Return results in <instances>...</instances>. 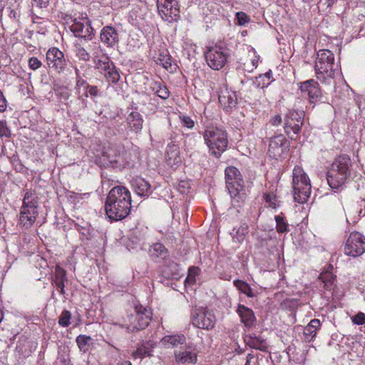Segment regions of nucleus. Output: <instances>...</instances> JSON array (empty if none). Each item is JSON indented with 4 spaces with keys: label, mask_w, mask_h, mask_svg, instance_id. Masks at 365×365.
<instances>
[{
    "label": "nucleus",
    "mask_w": 365,
    "mask_h": 365,
    "mask_svg": "<svg viewBox=\"0 0 365 365\" xmlns=\"http://www.w3.org/2000/svg\"><path fill=\"white\" fill-rule=\"evenodd\" d=\"M131 201L130 192L127 187L120 185L113 187L106 201V215L115 221L124 219L130 212Z\"/></svg>",
    "instance_id": "1"
},
{
    "label": "nucleus",
    "mask_w": 365,
    "mask_h": 365,
    "mask_svg": "<svg viewBox=\"0 0 365 365\" xmlns=\"http://www.w3.org/2000/svg\"><path fill=\"white\" fill-rule=\"evenodd\" d=\"M351 160L347 155H341L336 158L327 173V180L332 190L344 185L351 175Z\"/></svg>",
    "instance_id": "2"
},
{
    "label": "nucleus",
    "mask_w": 365,
    "mask_h": 365,
    "mask_svg": "<svg viewBox=\"0 0 365 365\" xmlns=\"http://www.w3.org/2000/svg\"><path fill=\"white\" fill-rule=\"evenodd\" d=\"M226 187L232 198V204L240 207L245 202L247 190L244 185V180L238 169L233 166L227 167L225 170Z\"/></svg>",
    "instance_id": "3"
},
{
    "label": "nucleus",
    "mask_w": 365,
    "mask_h": 365,
    "mask_svg": "<svg viewBox=\"0 0 365 365\" xmlns=\"http://www.w3.org/2000/svg\"><path fill=\"white\" fill-rule=\"evenodd\" d=\"M203 138L210 154L220 158L227 148L226 131L217 127H211L205 130Z\"/></svg>",
    "instance_id": "4"
},
{
    "label": "nucleus",
    "mask_w": 365,
    "mask_h": 365,
    "mask_svg": "<svg viewBox=\"0 0 365 365\" xmlns=\"http://www.w3.org/2000/svg\"><path fill=\"white\" fill-rule=\"evenodd\" d=\"M314 69L318 80L325 82L334 78V56L328 49H321L317 53Z\"/></svg>",
    "instance_id": "5"
},
{
    "label": "nucleus",
    "mask_w": 365,
    "mask_h": 365,
    "mask_svg": "<svg viewBox=\"0 0 365 365\" xmlns=\"http://www.w3.org/2000/svg\"><path fill=\"white\" fill-rule=\"evenodd\" d=\"M293 196L296 202L304 203L311 193V183L307 175L299 166H295L292 172Z\"/></svg>",
    "instance_id": "6"
},
{
    "label": "nucleus",
    "mask_w": 365,
    "mask_h": 365,
    "mask_svg": "<svg viewBox=\"0 0 365 365\" xmlns=\"http://www.w3.org/2000/svg\"><path fill=\"white\" fill-rule=\"evenodd\" d=\"M103 166L121 170L130 166L132 162L131 153L122 145L109 148L103 155Z\"/></svg>",
    "instance_id": "7"
},
{
    "label": "nucleus",
    "mask_w": 365,
    "mask_h": 365,
    "mask_svg": "<svg viewBox=\"0 0 365 365\" xmlns=\"http://www.w3.org/2000/svg\"><path fill=\"white\" fill-rule=\"evenodd\" d=\"M229 49L225 45H215L207 48L205 57L207 65L213 70L222 68L227 63Z\"/></svg>",
    "instance_id": "8"
},
{
    "label": "nucleus",
    "mask_w": 365,
    "mask_h": 365,
    "mask_svg": "<svg viewBox=\"0 0 365 365\" xmlns=\"http://www.w3.org/2000/svg\"><path fill=\"white\" fill-rule=\"evenodd\" d=\"M304 112L302 110H289L284 116V131L291 139H296L302 130L304 123Z\"/></svg>",
    "instance_id": "9"
},
{
    "label": "nucleus",
    "mask_w": 365,
    "mask_h": 365,
    "mask_svg": "<svg viewBox=\"0 0 365 365\" xmlns=\"http://www.w3.org/2000/svg\"><path fill=\"white\" fill-rule=\"evenodd\" d=\"M48 67L58 73H62L68 68L69 61L58 48H50L46 56Z\"/></svg>",
    "instance_id": "10"
},
{
    "label": "nucleus",
    "mask_w": 365,
    "mask_h": 365,
    "mask_svg": "<svg viewBox=\"0 0 365 365\" xmlns=\"http://www.w3.org/2000/svg\"><path fill=\"white\" fill-rule=\"evenodd\" d=\"M70 30L75 37L81 38L84 40H91L94 36V29L91 26V21L87 15L81 16L79 18H75L71 21Z\"/></svg>",
    "instance_id": "11"
},
{
    "label": "nucleus",
    "mask_w": 365,
    "mask_h": 365,
    "mask_svg": "<svg viewBox=\"0 0 365 365\" xmlns=\"http://www.w3.org/2000/svg\"><path fill=\"white\" fill-rule=\"evenodd\" d=\"M215 316L211 310L206 308L195 309L192 312L191 322L199 329H211L215 327Z\"/></svg>",
    "instance_id": "12"
},
{
    "label": "nucleus",
    "mask_w": 365,
    "mask_h": 365,
    "mask_svg": "<svg viewBox=\"0 0 365 365\" xmlns=\"http://www.w3.org/2000/svg\"><path fill=\"white\" fill-rule=\"evenodd\" d=\"M346 255L356 257L365 252V237L359 232H351L344 245Z\"/></svg>",
    "instance_id": "13"
},
{
    "label": "nucleus",
    "mask_w": 365,
    "mask_h": 365,
    "mask_svg": "<svg viewBox=\"0 0 365 365\" xmlns=\"http://www.w3.org/2000/svg\"><path fill=\"white\" fill-rule=\"evenodd\" d=\"M158 10L163 20L177 21L180 18V9L177 0H157Z\"/></svg>",
    "instance_id": "14"
},
{
    "label": "nucleus",
    "mask_w": 365,
    "mask_h": 365,
    "mask_svg": "<svg viewBox=\"0 0 365 365\" xmlns=\"http://www.w3.org/2000/svg\"><path fill=\"white\" fill-rule=\"evenodd\" d=\"M96 68L104 76L109 83H116L120 80L119 72L114 63L106 54H102V61L95 65Z\"/></svg>",
    "instance_id": "15"
},
{
    "label": "nucleus",
    "mask_w": 365,
    "mask_h": 365,
    "mask_svg": "<svg viewBox=\"0 0 365 365\" xmlns=\"http://www.w3.org/2000/svg\"><path fill=\"white\" fill-rule=\"evenodd\" d=\"M135 319L137 322L135 324H127L128 331L135 332L147 327L151 320V312L149 309L143 306L135 307Z\"/></svg>",
    "instance_id": "16"
},
{
    "label": "nucleus",
    "mask_w": 365,
    "mask_h": 365,
    "mask_svg": "<svg viewBox=\"0 0 365 365\" xmlns=\"http://www.w3.org/2000/svg\"><path fill=\"white\" fill-rule=\"evenodd\" d=\"M287 148V140L283 135L279 134L270 138L268 153L272 158H277L281 156Z\"/></svg>",
    "instance_id": "17"
},
{
    "label": "nucleus",
    "mask_w": 365,
    "mask_h": 365,
    "mask_svg": "<svg viewBox=\"0 0 365 365\" xmlns=\"http://www.w3.org/2000/svg\"><path fill=\"white\" fill-rule=\"evenodd\" d=\"M219 103L226 112L232 111L236 108L237 98L236 93L227 88H221L218 95Z\"/></svg>",
    "instance_id": "18"
},
{
    "label": "nucleus",
    "mask_w": 365,
    "mask_h": 365,
    "mask_svg": "<svg viewBox=\"0 0 365 365\" xmlns=\"http://www.w3.org/2000/svg\"><path fill=\"white\" fill-rule=\"evenodd\" d=\"M100 40L107 48H114L120 41L119 33L113 26H104L100 32Z\"/></svg>",
    "instance_id": "19"
},
{
    "label": "nucleus",
    "mask_w": 365,
    "mask_h": 365,
    "mask_svg": "<svg viewBox=\"0 0 365 365\" xmlns=\"http://www.w3.org/2000/svg\"><path fill=\"white\" fill-rule=\"evenodd\" d=\"M299 89L302 93L307 94L310 103H314L322 96L319 85L314 79H309L301 83Z\"/></svg>",
    "instance_id": "20"
},
{
    "label": "nucleus",
    "mask_w": 365,
    "mask_h": 365,
    "mask_svg": "<svg viewBox=\"0 0 365 365\" xmlns=\"http://www.w3.org/2000/svg\"><path fill=\"white\" fill-rule=\"evenodd\" d=\"M131 186L133 191L140 197H148L152 193L150 184L141 177L133 178Z\"/></svg>",
    "instance_id": "21"
},
{
    "label": "nucleus",
    "mask_w": 365,
    "mask_h": 365,
    "mask_svg": "<svg viewBox=\"0 0 365 365\" xmlns=\"http://www.w3.org/2000/svg\"><path fill=\"white\" fill-rule=\"evenodd\" d=\"M237 313L240 317V321L245 327L250 329L255 325L256 317L253 310L243 304H239Z\"/></svg>",
    "instance_id": "22"
},
{
    "label": "nucleus",
    "mask_w": 365,
    "mask_h": 365,
    "mask_svg": "<svg viewBox=\"0 0 365 365\" xmlns=\"http://www.w3.org/2000/svg\"><path fill=\"white\" fill-rule=\"evenodd\" d=\"M68 282L66 276V272L64 269L61 267L59 265L55 267L53 277L52 278L51 284L55 285L57 289L59 290L61 294H65L66 292L64 289L65 283Z\"/></svg>",
    "instance_id": "23"
},
{
    "label": "nucleus",
    "mask_w": 365,
    "mask_h": 365,
    "mask_svg": "<svg viewBox=\"0 0 365 365\" xmlns=\"http://www.w3.org/2000/svg\"><path fill=\"white\" fill-rule=\"evenodd\" d=\"M38 214V212L36 209L21 207L19 214L20 224L26 228L31 227L35 222Z\"/></svg>",
    "instance_id": "24"
},
{
    "label": "nucleus",
    "mask_w": 365,
    "mask_h": 365,
    "mask_svg": "<svg viewBox=\"0 0 365 365\" xmlns=\"http://www.w3.org/2000/svg\"><path fill=\"white\" fill-rule=\"evenodd\" d=\"M245 344L250 347L262 351H267V342L265 339L257 336L255 334L246 335L244 338Z\"/></svg>",
    "instance_id": "25"
},
{
    "label": "nucleus",
    "mask_w": 365,
    "mask_h": 365,
    "mask_svg": "<svg viewBox=\"0 0 365 365\" xmlns=\"http://www.w3.org/2000/svg\"><path fill=\"white\" fill-rule=\"evenodd\" d=\"M165 159L167 163L170 165H177L181 163L180 148L177 144L172 142L168 145Z\"/></svg>",
    "instance_id": "26"
},
{
    "label": "nucleus",
    "mask_w": 365,
    "mask_h": 365,
    "mask_svg": "<svg viewBox=\"0 0 365 365\" xmlns=\"http://www.w3.org/2000/svg\"><path fill=\"white\" fill-rule=\"evenodd\" d=\"M321 328V322L318 319H312L304 329V341L310 342L313 341Z\"/></svg>",
    "instance_id": "27"
},
{
    "label": "nucleus",
    "mask_w": 365,
    "mask_h": 365,
    "mask_svg": "<svg viewBox=\"0 0 365 365\" xmlns=\"http://www.w3.org/2000/svg\"><path fill=\"white\" fill-rule=\"evenodd\" d=\"M126 122L130 129L135 133L140 132L143 128V119L137 111H131L126 118Z\"/></svg>",
    "instance_id": "28"
},
{
    "label": "nucleus",
    "mask_w": 365,
    "mask_h": 365,
    "mask_svg": "<svg viewBox=\"0 0 365 365\" xmlns=\"http://www.w3.org/2000/svg\"><path fill=\"white\" fill-rule=\"evenodd\" d=\"M149 254L153 259H165L168 257V251L162 243H155L149 249Z\"/></svg>",
    "instance_id": "29"
},
{
    "label": "nucleus",
    "mask_w": 365,
    "mask_h": 365,
    "mask_svg": "<svg viewBox=\"0 0 365 365\" xmlns=\"http://www.w3.org/2000/svg\"><path fill=\"white\" fill-rule=\"evenodd\" d=\"M153 348V343L151 341H147L138 346L133 355L135 359H142L151 356Z\"/></svg>",
    "instance_id": "30"
},
{
    "label": "nucleus",
    "mask_w": 365,
    "mask_h": 365,
    "mask_svg": "<svg viewBox=\"0 0 365 365\" xmlns=\"http://www.w3.org/2000/svg\"><path fill=\"white\" fill-rule=\"evenodd\" d=\"M38 206V200L36 192L31 190H26L24 195L21 207L37 210Z\"/></svg>",
    "instance_id": "31"
},
{
    "label": "nucleus",
    "mask_w": 365,
    "mask_h": 365,
    "mask_svg": "<svg viewBox=\"0 0 365 365\" xmlns=\"http://www.w3.org/2000/svg\"><path fill=\"white\" fill-rule=\"evenodd\" d=\"M175 360L178 363H191L195 364L197 361V355L189 351H185L179 353H175Z\"/></svg>",
    "instance_id": "32"
},
{
    "label": "nucleus",
    "mask_w": 365,
    "mask_h": 365,
    "mask_svg": "<svg viewBox=\"0 0 365 365\" xmlns=\"http://www.w3.org/2000/svg\"><path fill=\"white\" fill-rule=\"evenodd\" d=\"M163 343L165 345L177 346L179 344H183L186 342V338L184 335H168L163 338Z\"/></svg>",
    "instance_id": "33"
},
{
    "label": "nucleus",
    "mask_w": 365,
    "mask_h": 365,
    "mask_svg": "<svg viewBox=\"0 0 365 365\" xmlns=\"http://www.w3.org/2000/svg\"><path fill=\"white\" fill-rule=\"evenodd\" d=\"M151 88L158 97L163 100L168 99L170 96V92L168 88L161 82H155L151 86Z\"/></svg>",
    "instance_id": "34"
},
{
    "label": "nucleus",
    "mask_w": 365,
    "mask_h": 365,
    "mask_svg": "<svg viewBox=\"0 0 365 365\" xmlns=\"http://www.w3.org/2000/svg\"><path fill=\"white\" fill-rule=\"evenodd\" d=\"M235 287L242 293L245 294L247 297H254L255 294L252 291V289L249 285L248 283H247L245 281L237 279L235 280L233 282Z\"/></svg>",
    "instance_id": "35"
},
{
    "label": "nucleus",
    "mask_w": 365,
    "mask_h": 365,
    "mask_svg": "<svg viewBox=\"0 0 365 365\" xmlns=\"http://www.w3.org/2000/svg\"><path fill=\"white\" fill-rule=\"evenodd\" d=\"M93 339L90 336L81 334L76 337V341L81 351L89 350Z\"/></svg>",
    "instance_id": "36"
},
{
    "label": "nucleus",
    "mask_w": 365,
    "mask_h": 365,
    "mask_svg": "<svg viewBox=\"0 0 365 365\" xmlns=\"http://www.w3.org/2000/svg\"><path fill=\"white\" fill-rule=\"evenodd\" d=\"M272 76V71H269L264 74H260L259 76L255 78V81L253 83L259 88L267 87L269 84V80Z\"/></svg>",
    "instance_id": "37"
},
{
    "label": "nucleus",
    "mask_w": 365,
    "mask_h": 365,
    "mask_svg": "<svg viewBox=\"0 0 365 365\" xmlns=\"http://www.w3.org/2000/svg\"><path fill=\"white\" fill-rule=\"evenodd\" d=\"M90 47H91V58H92L94 64L96 65V63H98V61H102L101 53L103 52V48L98 43H97L96 42H94L91 45H90Z\"/></svg>",
    "instance_id": "38"
},
{
    "label": "nucleus",
    "mask_w": 365,
    "mask_h": 365,
    "mask_svg": "<svg viewBox=\"0 0 365 365\" xmlns=\"http://www.w3.org/2000/svg\"><path fill=\"white\" fill-rule=\"evenodd\" d=\"M274 220L276 222V230L278 233H284L289 231L288 224L282 213L275 215Z\"/></svg>",
    "instance_id": "39"
},
{
    "label": "nucleus",
    "mask_w": 365,
    "mask_h": 365,
    "mask_svg": "<svg viewBox=\"0 0 365 365\" xmlns=\"http://www.w3.org/2000/svg\"><path fill=\"white\" fill-rule=\"evenodd\" d=\"M75 53L76 56L83 61H89L91 58V55L84 47L80 44L75 45Z\"/></svg>",
    "instance_id": "40"
},
{
    "label": "nucleus",
    "mask_w": 365,
    "mask_h": 365,
    "mask_svg": "<svg viewBox=\"0 0 365 365\" xmlns=\"http://www.w3.org/2000/svg\"><path fill=\"white\" fill-rule=\"evenodd\" d=\"M179 119L182 127L187 129H192L194 128L195 121L191 118V117L187 115L185 113H180Z\"/></svg>",
    "instance_id": "41"
},
{
    "label": "nucleus",
    "mask_w": 365,
    "mask_h": 365,
    "mask_svg": "<svg viewBox=\"0 0 365 365\" xmlns=\"http://www.w3.org/2000/svg\"><path fill=\"white\" fill-rule=\"evenodd\" d=\"M249 227L247 225H242L237 230L236 235L233 236V239L239 242L244 240L245 236L248 233Z\"/></svg>",
    "instance_id": "42"
},
{
    "label": "nucleus",
    "mask_w": 365,
    "mask_h": 365,
    "mask_svg": "<svg viewBox=\"0 0 365 365\" xmlns=\"http://www.w3.org/2000/svg\"><path fill=\"white\" fill-rule=\"evenodd\" d=\"M71 313L68 310H63L58 319V324L63 327H67L70 324Z\"/></svg>",
    "instance_id": "43"
},
{
    "label": "nucleus",
    "mask_w": 365,
    "mask_h": 365,
    "mask_svg": "<svg viewBox=\"0 0 365 365\" xmlns=\"http://www.w3.org/2000/svg\"><path fill=\"white\" fill-rule=\"evenodd\" d=\"M160 64L165 68L167 71H170L173 72V69L175 70V65L173 68L171 57L169 55L162 56L161 58H159Z\"/></svg>",
    "instance_id": "44"
},
{
    "label": "nucleus",
    "mask_w": 365,
    "mask_h": 365,
    "mask_svg": "<svg viewBox=\"0 0 365 365\" xmlns=\"http://www.w3.org/2000/svg\"><path fill=\"white\" fill-rule=\"evenodd\" d=\"M264 200L269 207L276 209L279 206V201L275 195L267 193L264 195Z\"/></svg>",
    "instance_id": "45"
},
{
    "label": "nucleus",
    "mask_w": 365,
    "mask_h": 365,
    "mask_svg": "<svg viewBox=\"0 0 365 365\" xmlns=\"http://www.w3.org/2000/svg\"><path fill=\"white\" fill-rule=\"evenodd\" d=\"M237 24L244 26L250 21V16L245 12L240 11L236 13Z\"/></svg>",
    "instance_id": "46"
},
{
    "label": "nucleus",
    "mask_w": 365,
    "mask_h": 365,
    "mask_svg": "<svg viewBox=\"0 0 365 365\" xmlns=\"http://www.w3.org/2000/svg\"><path fill=\"white\" fill-rule=\"evenodd\" d=\"M41 62L36 57H31L29 59V66L31 69L35 71L41 66Z\"/></svg>",
    "instance_id": "47"
},
{
    "label": "nucleus",
    "mask_w": 365,
    "mask_h": 365,
    "mask_svg": "<svg viewBox=\"0 0 365 365\" xmlns=\"http://www.w3.org/2000/svg\"><path fill=\"white\" fill-rule=\"evenodd\" d=\"M354 324L358 325H362L365 323V314L363 312H359L352 319Z\"/></svg>",
    "instance_id": "48"
},
{
    "label": "nucleus",
    "mask_w": 365,
    "mask_h": 365,
    "mask_svg": "<svg viewBox=\"0 0 365 365\" xmlns=\"http://www.w3.org/2000/svg\"><path fill=\"white\" fill-rule=\"evenodd\" d=\"M87 93L86 94V96L88 97V94L91 96V97H96L98 96V89L97 88V86H91V85H87Z\"/></svg>",
    "instance_id": "49"
},
{
    "label": "nucleus",
    "mask_w": 365,
    "mask_h": 365,
    "mask_svg": "<svg viewBox=\"0 0 365 365\" xmlns=\"http://www.w3.org/2000/svg\"><path fill=\"white\" fill-rule=\"evenodd\" d=\"M0 135L5 136L6 138L10 137L11 135L10 130L6 126V124L2 121H0Z\"/></svg>",
    "instance_id": "50"
},
{
    "label": "nucleus",
    "mask_w": 365,
    "mask_h": 365,
    "mask_svg": "<svg viewBox=\"0 0 365 365\" xmlns=\"http://www.w3.org/2000/svg\"><path fill=\"white\" fill-rule=\"evenodd\" d=\"M21 16V11L19 8H16L14 9H11L9 13V17L11 19L16 20L17 21H19Z\"/></svg>",
    "instance_id": "51"
},
{
    "label": "nucleus",
    "mask_w": 365,
    "mask_h": 365,
    "mask_svg": "<svg viewBox=\"0 0 365 365\" xmlns=\"http://www.w3.org/2000/svg\"><path fill=\"white\" fill-rule=\"evenodd\" d=\"M337 1V0H318L317 1V4L319 5V6H325L326 8H330Z\"/></svg>",
    "instance_id": "52"
},
{
    "label": "nucleus",
    "mask_w": 365,
    "mask_h": 365,
    "mask_svg": "<svg viewBox=\"0 0 365 365\" xmlns=\"http://www.w3.org/2000/svg\"><path fill=\"white\" fill-rule=\"evenodd\" d=\"M199 269L197 267H192L189 269V272L186 281H195L194 276L197 274Z\"/></svg>",
    "instance_id": "53"
},
{
    "label": "nucleus",
    "mask_w": 365,
    "mask_h": 365,
    "mask_svg": "<svg viewBox=\"0 0 365 365\" xmlns=\"http://www.w3.org/2000/svg\"><path fill=\"white\" fill-rule=\"evenodd\" d=\"M7 107V102L2 92L0 91V113L4 112Z\"/></svg>",
    "instance_id": "54"
},
{
    "label": "nucleus",
    "mask_w": 365,
    "mask_h": 365,
    "mask_svg": "<svg viewBox=\"0 0 365 365\" xmlns=\"http://www.w3.org/2000/svg\"><path fill=\"white\" fill-rule=\"evenodd\" d=\"M282 118L281 115H275L269 120V123L274 126L279 125L282 123Z\"/></svg>",
    "instance_id": "55"
},
{
    "label": "nucleus",
    "mask_w": 365,
    "mask_h": 365,
    "mask_svg": "<svg viewBox=\"0 0 365 365\" xmlns=\"http://www.w3.org/2000/svg\"><path fill=\"white\" fill-rule=\"evenodd\" d=\"M128 322L125 321V324L123 325L127 329V324H135L134 323L137 322V319H135V314L128 315Z\"/></svg>",
    "instance_id": "56"
},
{
    "label": "nucleus",
    "mask_w": 365,
    "mask_h": 365,
    "mask_svg": "<svg viewBox=\"0 0 365 365\" xmlns=\"http://www.w3.org/2000/svg\"><path fill=\"white\" fill-rule=\"evenodd\" d=\"M34 1L36 2V6H39L40 8L46 7L49 2V0H34Z\"/></svg>",
    "instance_id": "57"
},
{
    "label": "nucleus",
    "mask_w": 365,
    "mask_h": 365,
    "mask_svg": "<svg viewBox=\"0 0 365 365\" xmlns=\"http://www.w3.org/2000/svg\"><path fill=\"white\" fill-rule=\"evenodd\" d=\"M84 85L87 86L88 84L83 78H81V77H78V79H77V81H76V86H84Z\"/></svg>",
    "instance_id": "58"
},
{
    "label": "nucleus",
    "mask_w": 365,
    "mask_h": 365,
    "mask_svg": "<svg viewBox=\"0 0 365 365\" xmlns=\"http://www.w3.org/2000/svg\"><path fill=\"white\" fill-rule=\"evenodd\" d=\"M253 358V356L252 354H248L247 355V361L245 365H250V361Z\"/></svg>",
    "instance_id": "59"
},
{
    "label": "nucleus",
    "mask_w": 365,
    "mask_h": 365,
    "mask_svg": "<svg viewBox=\"0 0 365 365\" xmlns=\"http://www.w3.org/2000/svg\"><path fill=\"white\" fill-rule=\"evenodd\" d=\"M302 1L305 4H309L314 1H316L317 0H302Z\"/></svg>",
    "instance_id": "60"
},
{
    "label": "nucleus",
    "mask_w": 365,
    "mask_h": 365,
    "mask_svg": "<svg viewBox=\"0 0 365 365\" xmlns=\"http://www.w3.org/2000/svg\"><path fill=\"white\" fill-rule=\"evenodd\" d=\"M3 318H4V314H3V312L1 311V309H0V323L3 320Z\"/></svg>",
    "instance_id": "61"
},
{
    "label": "nucleus",
    "mask_w": 365,
    "mask_h": 365,
    "mask_svg": "<svg viewBox=\"0 0 365 365\" xmlns=\"http://www.w3.org/2000/svg\"><path fill=\"white\" fill-rule=\"evenodd\" d=\"M119 365H132L130 362L129 361H124L123 363H121Z\"/></svg>",
    "instance_id": "62"
}]
</instances>
